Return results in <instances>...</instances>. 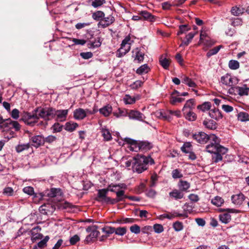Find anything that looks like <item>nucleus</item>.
<instances>
[{
  "instance_id": "obj_1",
  "label": "nucleus",
  "mask_w": 249,
  "mask_h": 249,
  "mask_svg": "<svg viewBox=\"0 0 249 249\" xmlns=\"http://www.w3.org/2000/svg\"><path fill=\"white\" fill-rule=\"evenodd\" d=\"M53 111L52 108L38 107L34 110L33 114L27 113L23 120L27 124L33 125L40 118L44 119L53 118Z\"/></svg>"
},
{
  "instance_id": "obj_2",
  "label": "nucleus",
  "mask_w": 249,
  "mask_h": 249,
  "mask_svg": "<svg viewBox=\"0 0 249 249\" xmlns=\"http://www.w3.org/2000/svg\"><path fill=\"white\" fill-rule=\"evenodd\" d=\"M132 168L134 171L141 173L148 168V164H153L154 161L150 157L137 155L133 158Z\"/></svg>"
},
{
  "instance_id": "obj_3",
  "label": "nucleus",
  "mask_w": 249,
  "mask_h": 249,
  "mask_svg": "<svg viewBox=\"0 0 249 249\" xmlns=\"http://www.w3.org/2000/svg\"><path fill=\"white\" fill-rule=\"evenodd\" d=\"M133 42V40L131 39L130 36H126L122 41L121 47L117 50V57H122L127 53L130 51Z\"/></svg>"
},
{
  "instance_id": "obj_4",
  "label": "nucleus",
  "mask_w": 249,
  "mask_h": 249,
  "mask_svg": "<svg viewBox=\"0 0 249 249\" xmlns=\"http://www.w3.org/2000/svg\"><path fill=\"white\" fill-rule=\"evenodd\" d=\"M239 82L238 79L229 74H226L221 77L220 83L228 87H232L236 86Z\"/></svg>"
},
{
  "instance_id": "obj_5",
  "label": "nucleus",
  "mask_w": 249,
  "mask_h": 249,
  "mask_svg": "<svg viewBox=\"0 0 249 249\" xmlns=\"http://www.w3.org/2000/svg\"><path fill=\"white\" fill-rule=\"evenodd\" d=\"M210 143L206 147V151L210 153H215L220 143V139L214 134H210Z\"/></svg>"
},
{
  "instance_id": "obj_6",
  "label": "nucleus",
  "mask_w": 249,
  "mask_h": 249,
  "mask_svg": "<svg viewBox=\"0 0 249 249\" xmlns=\"http://www.w3.org/2000/svg\"><path fill=\"white\" fill-rule=\"evenodd\" d=\"M86 231L89 233L85 239L87 243H89L93 241L99 234V231H97V227L95 225H92L88 227L86 229Z\"/></svg>"
},
{
  "instance_id": "obj_7",
  "label": "nucleus",
  "mask_w": 249,
  "mask_h": 249,
  "mask_svg": "<svg viewBox=\"0 0 249 249\" xmlns=\"http://www.w3.org/2000/svg\"><path fill=\"white\" fill-rule=\"evenodd\" d=\"M116 196L117 197L116 198L113 199L108 197L107 198H106L105 203L114 204L120 201H124L125 197H127L126 196L124 195V190H120L119 191L116 192Z\"/></svg>"
},
{
  "instance_id": "obj_8",
  "label": "nucleus",
  "mask_w": 249,
  "mask_h": 249,
  "mask_svg": "<svg viewBox=\"0 0 249 249\" xmlns=\"http://www.w3.org/2000/svg\"><path fill=\"white\" fill-rule=\"evenodd\" d=\"M183 216L184 217H187V215L185 213H179L176 212H174L173 213H167L161 215H160L158 218L160 220H163L165 218L168 219L169 220H171L176 217H180Z\"/></svg>"
},
{
  "instance_id": "obj_9",
  "label": "nucleus",
  "mask_w": 249,
  "mask_h": 249,
  "mask_svg": "<svg viewBox=\"0 0 249 249\" xmlns=\"http://www.w3.org/2000/svg\"><path fill=\"white\" fill-rule=\"evenodd\" d=\"M194 139L200 143H205L210 138V135H208L204 132H199L198 134L193 135Z\"/></svg>"
},
{
  "instance_id": "obj_10",
  "label": "nucleus",
  "mask_w": 249,
  "mask_h": 249,
  "mask_svg": "<svg viewBox=\"0 0 249 249\" xmlns=\"http://www.w3.org/2000/svg\"><path fill=\"white\" fill-rule=\"evenodd\" d=\"M53 118L56 116V119L59 121H64L66 120L68 113V109L55 110L53 109Z\"/></svg>"
},
{
  "instance_id": "obj_11",
  "label": "nucleus",
  "mask_w": 249,
  "mask_h": 249,
  "mask_svg": "<svg viewBox=\"0 0 249 249\" xmlns=\"http://www.w3.org/2000/svg\"><path fill=\"white\" fill-rule=\"evenodd\" d=\"M124 142L129 144L127 148L132 151L138 152L140 151L139 142L130 138H126Z\"/></svg>"
},
{
  "instance_id": "obj_12",
  "label": "nucleus",
  "mask_w": 249,
  "mask_h": 249,
  "mask_svg": "<svg viewBox=\"0 0 249 249\" xmlns=\"http://www.w3.org/2000/svg\"><path fill=\"white\" fill-rule=\"evenodd\" d=\"M128 116L130 119L143 121L145 118L144 115L139 111L131 110L128 112Z\"/></svg>"
},
{
  "instance_id": "obj_13",
  "label": "nucleus",
  "mask_w": 249,
  "mask_h": 249,
  "mask_svg": "<svg viewBox=\"0 0 249 249\" xmlns=\"http://www.w3.org/2000/svg\"><path fill=\"white\" fill-rule=\"evenodd\" d=\"M30 137L31 142L33 145L35 147H38L42 144H43L45 142V138L41 135H36L34 136H31L29 135Z\"/></svg>"
},
{
  "instance_id": "obj_14",
  "label": "nucleus",
  "mask_w": 249,
  "mask_h": 249,
  "mask_svg": "<svg viewBox=\"0 0 249 249\" xmlns=\"http://www.w3.org/2000/svg\"><path fill=\"white\" fill-rule=\"evenodd\" d=\"M87 113H92L88 109L85 110L82 108H79L76 109L74 111V117L77 120H82L86 116Z\"/></svg>"
},
{
  "instance_id": "obj_15",
  "label": "nucleus",
  "mask_w": 249,
  "mask_h": 249,
  "mask_svg": "<svg viewBox=\"0 0 249 249\" xmlns=\"http://www.w3.org/2000/svg\"><path fill=\"white\" fill-rule=\"evenodd\" d=\"M133 57H134V61L138 63H141L143 61L144 59V53L141 52L139 48H137L133 51Z\"/></svg>"
},
{
  "instance_id": "obj_16",
  "label": "nucleus",
  "mask_w": 249,
  "mask_h": 249,
  "mask_svg": "<svg viewBox=\"0 0 249 249\" xmlns=\"http://www.w3.org/2000/svg\"><path fill=\"white\" fill-rule=\"evenodd\" d=\"M108 191L106 189H100L98 191L97 200L99 201L105 202L106 198L108 197L107 196Z\"/></svg>"
},
{
  "instance_id": "obj_17",
  "label": "nucleus",
  "mask_w": 249,
  "mask_h": 249,
  "mask_svg": "<svg viewBox=\"0 0 249 249\" xmlns=\"http://www.w3.org/2000/svg\"><path fill=\"white\" fill-rule=\"evenodd\" d=\"M114 20V18L112 16L109 15L107 17L104 18L102 21L99 22V24L103 28H105L111 24Z\"/></svg>"
},
{
  "instance_id": "obj_18",
  "label": "nucleus",
  "mask_w": 249,
  "mask_h": 249,
  "mask_svg": "<svg viewBox=\"0 0 249 249\" xmlns=\"http://www.w3.org/2000/svg\"><path fill=\"white\" fill-rule=\"evenodd\" d=\"M244 197V195L242 193H240L233 195L231 196V200L234 204L240 205L243 202Z\"/></svg>"
},
{
  "instance_id": "obj_19",
  "label": "nucleus",
  "mask_w": 249,
  "mask_h": 249,
  "mask_svg": "<svg viewBox=\"0 0 249 249\" xmlns=\"http://www.w3.org/2000/svg\"><path fill=\"white\" fill-rule=\"evenodd\" d=\"M209 115L215 120H218L222 118V115L220 110L217 108L212 109L209 111Z\"/></svg>"
},
{
  "instance_id": "obj_20",
  "label": "nucleus",
  "mask_w": 249,
  "mask_h": 249,
  "mask_svg": "<svg viewBox=\"0 0 249 249\" xmlns=\"http://www.w3.org/2000/svg\"><path fill=\"white\" fill-rule=\"evenodd\" d=\"M195 106V101L194 99H191L187 100L183 108L182 111H188L189 110L192 111L194 108Z\"/></svg>"
},
{
  "instance_id": "obj_21",
  "label": "nucleus",
  "mask_w": 249,
  "mask_h": 249,
  "mask_svg": "<svg viewBox=\"0 0 249 249\" xmlns=\"http://www.w3.org/2000/svg\"><path fill=\"white\" fill-rule=\"evenodd\" d=\"M180 190L174 189L169 193V196L176 200L181 199L184 196V194Z\"/></svg>"
},
{
  "instance_id": "obj_22",
  "label": "nucleus",
  "mask_w": 249,
  "mask_h": 249,
  "mask_svg": "<svg viewBox=\"0 0 249 249\" xmlns=\"http://www.w3.org/2000/svg\"><path fill=\"white\" fill-rule=\"evenodd\" d=\"M182 82L188 85L191 88H195L196 87V84L191 78L186 75H182L181 77Z\"/></svg>"
},
{
  "instance_id": "obj_23",
  "label": "nucleus",
  "mask_w": 249,
  "mask_h": 249,
  "mask_svg": "<svg viewBox=\"0 0 249 249\" xmlns=\"http://www.w3.org/2000/svg\"><path fill=\"white\" fill-rule=\"evenodd\" d=\"M196 34V32L190 33L187 35H186L185 39L182 41V43L180 45V47H182L183 46H188Z\"/></svg>"
},
{
  "instance_id": "obj_24",
  "label": "nucleus",
  "mask_w": 249,
  "mask_h": 249,
  "mask_svg": "<svg viewBox=\"0 0 249 249\" xmlns=\"http://www.w3.org/2000/svg\"><path fill=\"white\" fill-rule=\"evenodd\" d=\"M140 151H147L150 149L153 145L152 143L147 141L139 142Z\"/></svg>"
},
{
  "instance_id": "obj_25",
  "label": "nucleus",
  "mask_w": 249,
  "mask_h": 249,
  "mask_svg": "<svg viewBox=\"0 0 249 249\" xmlns=\"http://www.w3.org/2000/svg\"><path fill=\"white\" fill-rule=\"evenodd\" d=\"M155 115L157 118L162 119L163 120L170 121L171 117L169 115H167V112H165L161 110L157 111L155 112Z\"/></svg>"
},
{
  "instance_id": "obj_26",
  "label": "nucleus",
  "mask_w": 249,
  "mask_h": 249,
  "mask_svg": "<svg viewBox=\"0 0 249 249\" xmlns=\"http://www.w3.org/2000/svg\"><path fill=\"white\" fill-rule=\"evenodd\" d=\"M203 125L207 128L214 130L216 128V124L213 120H205L203 122Z\"/></svg>"
},
{
  "instance_id": "obj_27",
  "label": "nucleus",
  "mask_w": 249,
  "mask_h": 249,
  "mask_svg": "<svg viewBox=\"0 0 249 249\" xmlns=\"http://www.w3.org/2000/svg\"><path fill=\"white\" fill-rule=\"evenodd\" d=\"M178 187L180 191L186 192L190 188V185L187 181L180 180L178 182Z\"/></svg>"
},
{
  "instance_id": "obj_28",
  "label": "nucleus",
  "mask_w": 249,
  "mask_h": 249,
  "mask_svg": "<svg viewBox=\"0 0 249 249\" xmlns=\"http://www.w3.org/2000/svg\"><path fill=\"white\" fill-rule=\"evenodd\" d=\"M183 113L186 119L189 121H194L196 119V113L191 110L183 112Z\"/></svg>"
},
{
  "instance_id": "obj_29",
  "label": "nucleus",
  "mask_w": 249,
  "mask_h": 249,
  "mask_svg": "<svg viewBox=\"0 0 249 249\" xmlns=\"http://www.w3.org/2000/svg\"><path fill=\"white\" fill-rule=\"evenodd\" d=\"M112 110V109L111 106H107L100 109L99 111L100 113L103 114L104 116L107 117L111 113Z\"/></svg>"
},
{
  "instance_id": "obj_30",
  "label": "nucleus",
  "mask_w": 249,
  "mask_h": 249,
  "mask_svg": "<svg viewBox=\"0 0 249 249\" xmlns=\"http://www.w3.org/2000/svg\"><path fill=\"white\" fill-rule=\"evenodd\" d=\"M11 120L10 119L3 120L2 122H1L0 124V127L1 128L3 129V131H6L8 130L9 129H11Z\"/></svg>"
},
{
  "instance_id": "obj_31",
  "label": "nucleus",
  "mask_w": 249,
  "mask_h": 249,
  "mask_svg": "<svg viewBox=\"0 0 249 249\" xmlns=\"http://www.w3.org/2000/svg\"><path fill=\"white\" fill-rule=\"evenodd\" d=\"M105 17V14L101 11H98L93 13L92 15V18L95 20H102Z\"/></svg>"
},
{
  "instance_id": "obj_32",
  "label": "nucleus",
  "mask_w": 249,
  "mask_h": 249,
  "mask_svg": "<svg viewBox=\"0 0 249 249\" xmlns=\"http://www.w3.org/2000/svg\"><path fill=\"white\" fill-rule=\"evenodd\" d=\"M150 70V68L147 64H144L140 67L136 71L137 73L142 75L147 73Z\"/></svg>"
},
{
  "instance_id": "obj_33",
  "label": "nucleus",
  "mask_w": 249,
  "mask_h": 249,
  "mask_svg": "<svg viewBox=\"0 0 249 249\" xmlns=\"http://www.w3.org/2000/svg\"><path fill=\"white\" fill-rule=\"evenodd\" d=\"M235 89L240 96L248 95L249 93V88L236 87Z\"/></svg>"
},
{
  "instance_id": "obj_34",
  "label": "nucleus",
  "mask_w": 249,
  "mask_h": 249,
  "mask_svg": "<svg viewBox=\"0 0 249 249\" xmlns=\"http://www.w3.org/2000/svg\"><path fill=\"white\" fill-rule=\"evenodd\" d=\"M224 202V199L219 196H216L211 200L212 203L217 207L221 206Z\"/></svg>"
},
{
  "instance_id": "obj_35",
  "label": "nucleus",
  "mask_w": 249,
  "mask_h": 249,
  "mask_svg": "<svg viewBox=\"0 0 249 249\" xmlns=\"http://www.w3.org/2000/svg\"><path fill=\"white\" fill-rule=\"evenodd\" d=\"M220 220L223 223H228L231 220V215L228 213L221 214L219 215Z\"/></svg>"
},
{
  "instance_id": "obj_36",
  "label": "nucleus",
  "mask_w": 249,
  "mask_h": 249,
  "mask_svg": "<svg viewBox=\"0 0 249 249\" xmlns=\"http://www.w3.org/2000/svg\"><path fill=\"white\" fill-rule=\"evenodd\" d=\"M61 195V190L59 189L52 188L51 189L48 195L49 197H54Z\"/></svg>"
},
{
  "instance_id": "obj_37",
  "label": "nucleus",
  "mask_w": 249,
  "mask_h": 249,
  "mask_svg": "<svg viewBox=\"0 0 249 249\" xmlns=\"http://www.w3.org/2000/svg\"><path fill=\"white\" fill-rule=\"evenodd\" d=\"M139 98H136L134 97H132L129 95L126 94L124 98V101L126 104H132L135 103L137 99Z\"/></svg>"
},
{
  "instance_id": "obj_38",
  "label": "nucleus",
  "mask_w": 249,
  "mask_h": 249,
  "mask_svg": "<svg viewBox=\"0 0 249 249\" xmlns=\"http://www.w3.org/2000/svg\"><path fill=\"white\" fill-rule=\"evenodd\" d=\"M211 104L210 102H205L202 105H198L197 107V109L202 110L203 112L210 109Z\"/></svg>"
},
{
  "instance_id": "obj_39",
  "label": "nucleus",
  "mask_w": 249,
  "mask_h": 249,
  "mask_svg": "<svg viewBox=\"0 0 249 249\" xmlns=\"http://www.w3.org/2000/svg\"><path fill=\"white\" fill-rule=\"evenodd\" d=\"M238 120L241 122L249 121V115L245 112H241L237 115Z\"/></svg>"
},
{
  "instance_id": "obj_40",
  "label": "nucleus",
  "mask_w": 249,
  "mask_h": 249,
  "mask_svg": "<svg viewBox=\"0 0 249 249\" xmlns=\"http://www.w3.org/2000/svg\"><path fill=\"white\" fill-rule=\"evenodd\" d=\"M101 132L105 140L109 141L112 139L111 135L108 129L102 128Z\"/></svg>"
},
{
  "instance_id": "obj_41",
  "label": "nucleus",
  "mask_w": 249,
  "mask_h": 249,
  "mask_svg": "<svg viewBox=\"0 0 249 249\" xmlns=\"http://www.w3.org/2000/svg\"><path fill=\"white\" fill-rule=\"evenodd\" d=\"M51 207L50 204H44L41 205L39 208V212L43 214H47L50 212L49 208Z\"/></svg>"
},
{
  "instance_id": "obj_42",
  "label": "nucleus",
  "mask_w": 249,
  "mask_h": 249,
  "mask_svg": "<svg viewBox=\"0 0 249 249\" xmlns=\"http://www.w3.org/2000/svg\"><path fill=\"white\" fill-rule=\"evenodd\" d=\"M244 11V9L242 8L233 7L231 10V14L234 16H239L242 14Z\"/></svg>"
},
{
  "instance_id": "obj_43",
  "label": "nucleus",
  "mask_w": 249,
  "mask_h": 249,
  "mask_svg": "<svg viewBox=\"0 0 249 249\" xmlns=\"http://www.w3.org/2000/svg\"><path fill=\"white\" fill-rule=\"evenodd\" d=\"M30 147V144L29 143L18 144L16 147V150L17 152L20 153L24 150H27Z\"/></svg>"
},
{
  "instance_id": "obj_44",
  "label": "nucleus",
  "mask_w": 249,
  "mask_h": 249,
  "mask_svg": "<svg viewBox=\"0 0 249 249\" xmlns=\"http://www.w3.org/2000/svg\"><path fill=\"white\" fill-rule=\"evenodd\" d=\"M113 114L117 118L128 116V112L125 109H118V111L113 112Z\"/></svg>"
},
{
  "instance_id": "obj_45",
  "label": "nucleus",
  "mask_w": 249,
  "mask_h": 249,
  "mask_svg": "<svg viewBox=\"0 0 249 249\" xmlns=\"http://www.w3.org/2000/svg\"><path fill=\"white\" fill-rule=\"evenodd\" d=\"M192 145L190 142H185L181 147V149L183 152L189 153L192 150Z\"/></svg>"
},
{
  "instance_id": "obj_46",
  "label": "nucleus",
  "mask_w": 249,
  "mask_h": 249,
  "mask_svg": "<svg viewBox=\"0 0 249 249\" xmlns=\"http://www.w3.org/2000/svg\"><path fill=\"white\" fill-rule=\"evenodd\" d=\"M78 124L76 123H67L66 124V130L70 132L73 131L77 127Z\"/></svg>"
},
{
  "instance_id": "obj_47",
  "label": "nucleus",
  "mask_w": 249,
  "mask_h": 249,
  "mask_svg": "<svg viewBox=\"0 0 249 249\" xmlns=\"http://www.w3.org/2000/svg\"><path fill=\"white\" fill-rule=\"evenodd\" d=\"M222 47V46H218L214 48L211 49L207 53V56L209 57L217 53L218 51H219L220 49Z\"/></svg>"
},
{
  "instance_id": "obj_48",
  "label": "nucleus",
  "mask_w": 249,
  "mask_h": 249,
  "mask_svg": "<svg viewBox=\"0 0 249 249\" xmlns=\"http://www.w3.org/2000/svg\"><path fill=\"white\" fill-rule=\"evenodd\" d=\"M229 66L231 69L236 70L239 67V63L236 60H231L229 63Z\"/></svg>"
},
{
  "instance_id": "obj_49",
  "label": "nucleus",
  "mask_w": 249,
  "mask_h": 249,
  "mask_svg": "<svg viewBox=\"0 0 249 249\" xmlns=\"http://www.w3.org/2000/svg\"><path fill=\"white\" fill-rule=\"evenodd\" d=\"M115 233L117 235L123 236L126 232V228L125 227H119L115 229Z\"/></svg>"
},
{
  "instance_id": "obj_50",
  "label": "nucleus",
  "mask_w": 249,
  "mask_h": 249,
  "mask_svg": "<svg viewBox=\"0 0 249 249\" xmlns=\"http://www.w3.org/2000/svg\"><path fill=\"white\" fill-rule=\"evenodd\" d=\"M184 100V98H181V97H175L173 95H172L170 99V103L173 105H175L176 103H181L183 102Z\"/></svg>"
},
{
  "instance_id": "obj_51",
  "label": "nucleus",
  "mask_w": 249,
  "mask_h": 249,
  "mask_svg": "<svg viewBox=\"0 0 249 249\" xmlns=\"http://www.w3.org/2000/svg\"><path fill=\"white\" fill-rule=\"evenodd\" d=\"M14 193V190L10 187H5L3 190V194L7 196H12Z\"/></svg>"
},
{
  "instance_id": "obj_52",
  "label": "nucleus",
  "mask_w": 249,
  "mask_h": 249,
  "mask_svg": "<svg viewBox=\"0 0 249 249\" xmlns=\"http://www.w3.org/2000/svg\"><path fill=\"white\" fill-rule=\"evenodd\" d=\"M173 228L177 231H181L183 228L182 223L179 221H176L173 225Z\"/></svg>"
},
{
  "instance_id": "obj_53",
  "label": "nucleus",
  "mask_w": 249,
  "mask_h": 249,
  "mask_svg": "<svg viewBox=\"0 0 249 249\" xmlns=\"http://www.w3.org/2000/svg\"><path fill=\"white\" fill-rule=\"evenodd\" d=\"M115 228L110 227V226H106L102 229V231L107 233V234H112L115 233Z\"/></svg>"
},
{
  "instance_id": "obj_54",
  "label": "nucleus",
  "mask_w": 249,
  "mask_h": 249,
  "mask_svg": "<svg viewBox=\"0 0 249 249\" xmlns=\"http://www.w3.org/2000/svg\"><path fill=\"white\" fill-rule=\"evenodd\" d=\"M105 2V0H94L92 2L91 5L94 8H97L102 6Z\"/></svg>"
},
{
  "instance_id": "obj_55",
  "label": "nucleus",
  "mask_w": 249,
  "mask_h": 249,
  "mask_svg": "<svg viewBox=\"0 0 249 249\" xmlns=\"http://www.w3.org/2000/svg\"><path fill=\"white\" fill-rule=\"evenodd\" d=\"M160 64L165 69H167L169 66V61L166 58L163 59L160 58Z\"/></svg>"
},
{
  "instance_id": "obj_56",
  "label": "nucleus",
  "mask_w": 249,
  "mask_h": 249,
  "mask_svg": "<svg viewBox=\"0 0 249 249\" xmlns=\"http://www.w3.org/2000/svg\"><path fill=\"white\" fill-rule=\"evenodd\" d=\"M217 150L216 151V153L221 155H224L227 153L228 149L221 146L219 144L217 147Z\"/></svg>"
},
{
  "instance_id": "obj_57",
  "label": "nucleus",
  "mask_w": 249,
  "mask_h": 249,
  "mask_svg": "<svg viewBox=\"0 0 249 249\" xmlns=\"http://www.w3.org/2000/svg\"><path fill=\"white\" fill-rule=\"evenodd\" d=\"M167 115H169L170 117L172 118L171 116L174 115L176 117L179 118L181 116V113L179 110H175L173 111L172 110H168L167 111Z\"/></svg>"
},
{
  "instance_id": "obj_58",
  "label": "nucleus",
  "mask_w": 249,
  "mask_h": 249,
  "mask_svg": "<svg viewBox=\"0 0 249 249\" xmlns=\"http://www.w3.org/2000/svg\"><path fill=\"white\" fill-rule=\"evenodd\" d=\"M130 230L132 233L138 234L141 231V228L140 226L135 224L130 227Z\"/></svg>"
},
{
  "instance_id": "obj_59",
  "label": "nucleus",
  "mask_w": 249,
  "mask_h": 249,
  "mask_svg": "<svg viewBox=\"0 0 249 249\" xmlns=\"http://www.w3.org/2000/svg\"><path fill=\"white\" fill-rule=\"evenodd\" d=\"M153 229L155 232L160 233L163 231V227L160 224H156L153 226Z\"/></svg>"
},
{
  "instance_id": "obj_60",
  "label": "nucleus",
  "mask_w": 249,
  "mask_h": 249,
  "mask_svg": "<svg viewBox=\"0 0 249 249\" xmlns=\"http://www.w3.org/2000/svg\"><path fill=\"white\" fill-rule=\"evenodd\" d=\"M20 128V125L17 121L11 120V129H14L16 131H18Z\"/></svg>"
},
{
  "instance_id": "obj_61",
  "label": "nucleus",
  "mask_w": 249,
  "mask_h": 249,
  "mask_svg": "<svg viewBox=\"0 0 249 249\" xmlns=\"http://www.w3.org/2000/svg\"><path fill=\"white\" fill-rule=\"evenodd\" d=\"M23 191L29 195H32L34 193V188L30 186L25 187L23 189Z\"/></svg>"
},
{
  "instance_id": "obj_62",
  "label": "nucleus",
  "mask_w": 249,
  "mask_h": 249,
  "mask_svg": "<svg viewBox=\"0 0 249 249\" xmlns=\"http://www.w3.org/2000/svg\"><path fill=\"white\" fill-rule=\"evenodd\" d=\"M107 189L108 192L110 191L111 192H115L116 193V192L119 191L118 190V189H117V186H116L115 184H114L112 183L109 184L107 186Z\"/></svg>"
},
{
  "instance_id": "obj_63",
  "label": "nucleus",
  "mask_w": 249,
  "mask_h": 249,
  "mask_svg": "<svg viewBox=\"0 0 249 249\" xmlns=\"http://www.w3.org/2000/svg\"><path fill=\"white\" fill-rule=\"evenodd\" d=\"M190 28L186 25H182L179 26V31L178 32V35L184 33L188 31Z\"/></svg>"
},
{
  "instance_id": "obj_64",
  "label": "nucleus",
  "mask_w": 249,
  "mask_h": 249,
  "mask_svg": "<svg viewBox=\"0 0 249 249\" xmlns=\"http://www.w3.org/2000/svg\"><path fill=\"white\" fill-rule=\"evenodd\" d=\"M143 84V82L140 80H137L134 82L131 85V87L133 89H137L139 87H141Z\"/></svg>"
}]
</instances>
